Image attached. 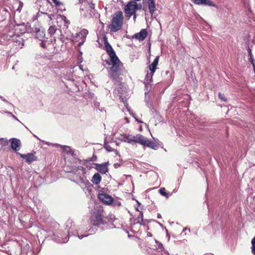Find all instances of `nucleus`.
<instances>
[{
	"label": "nucleus",
	"instance_id": "obj_11",
	"mask_svg": "<svg viewBox=\"0 0 255 255\" xmlns=\"http://www.w3.org/2000/svg\"><path fill=\"white\" fill-rule=\"evenodd\" d=\"M21 142L19 139L16 138L11 139V147L15 151H18L20 148Z\"/></svg>",
	"mask_w": 255,
	"mask_h": 255
},
{
	"label": "nucleus",
	"instance_id": "obj_36",
	"mask_svg": "<svg viewBox=\"0 0 255 255\" xmlns=\"http://www.w3.org/2000/svg\"><path fill=\"white\" fill-rule=\"evenodd\" d=\"M45 14H46L48 16V17L49 18L50 20H52V17H54V14H48L47 13H45Z\"/></svg>",
	"mask_w": 255,
	"mask_h": 255
},
{
	"label": "nucleus",
	"instance_id": "obj_38",
	"mask_svg": "<svg viewBox=\"0 0 255 255\" xmlns=\"http://www.w3.org/2000/svg\"><path fill=\"white\" fill-rule=\"evenodd\" d=\"M12 118L14 119H15V120L18 121L19 122H20V121H19V120L16 118V117H15L14 115H12L11 116Z\"/></svg>",
	"mask_w": 255,
	"mask_h": 255
},
{
	"label": "nucleus",
	"instance_id": "obj_35",
	"mask_svg": "<svg viewBox=\"0 0 255 255\" xmlns=\"http://www.w3.org/2000/svg\"><path fill=\"white\" fill-rule=\"evenodd\" d=\"M88 236V235H79V234L78 235V237L79 238V239H83L84 237H86Z\"/></svg>",
	"mask_w": 255,
	"mask_h": 255
},
{
	"label": "nucleus",
	"instance_id": "obj_5",
	"mask_svg": "<svg viewBox=\"0 0 255 255\" xmlns=\"http://www.w3.org/2000/svg\"><path fill=\"white\" fill-rule=\"evenodd\" d=\"M140 6H141L140 5ZM140 7H138L137 3L134 1L129 2L125 6V12L130 17L132 15L135 13L136 10L139 9Z\"/></svg>",
	"mask_w": 255,
	"mask_h": 255
},
{
	"label": "nucleus",
	"instance_id": "obj_16",
	"mask_svg": "<svg viewBox=\"0 0 255 255\" xmlns=\"http://www.w3.org/2000/svg\"><path fill=\"white\" fill-rule=\"evenodd\" d=\"M159 61V57L157 56L153 62L149 66V69L150 71V72L152 73H154L156 69V66L158 64Z\"/></svg>",
	"mask_w": 255,
	"mask_h": 255
},
{
	"label": "nucleus",
	"instance_id": "obj_47",
	"mask_svg": "<svg viewBox=\"0 0 255 255\" xmlns=\"http://www.w3.org/2000/svg\"><path fill=\"white\" fill-rule=\"evenodd\" d=\"M91 8H94V5L93 4H92L90 6Z\"/></svg>",
	"mask_w": 255,
	"mask_h": 255
},
{
	"label": "nucleus",
	"instance_id": "obj_4",
	"mask_svg": "<svg viewBox=\"0 0 255 255\" xmlns=\"http://www.w3.org/2000/svg\"><path fill=\"white\" fill-rule=\"evenodd\" d=\"M141 135V134L133 135L129 134H123L120 135L119 139L123 142H128L130 144L133 143H138L139 144Z\"/></svg>",
	"mask_w": 255,
	"mask_h": 255
},
{
	"label": "nucleus",
	"instance_id": "obj_18",
	"mask_svg": "<svg viewBox=\"0 0 255 255\" xmlns=\"http://www.w3.org/2000/svg\"><path fill=\"white\" fill-rule=\"evenodd\" d=\"M147 2L148 4V9L150 13L152 15L153 12L156 10L155 0H148Z\"/></svg>",
	"mask_w": 255,
	"mask_h": 255
},
{
	"label": "nucleus",
	"instance_id": "obj_31",
	"mask_svg": "<svg viewBox=\"0 0 255 255\" xmlns=\"http://www.w3.org/2000/svg\"><path fill=\"white\" fill-rule=\"evenodd\" d=\"M128 112H129V114H130V115H131L135 119V120L138 122V123H142L141 121H138L137 119H136L135 117V114L132 112V111H131L129 109H128Z\"/></svg>",
	"mask_w": 255,
	"mask_h": 255
},
{
	"label": "nucleus",
	"instance_id": "obj_33",
	"mask_svg": "<svg viewBox=\"0 0 255 255\" xmlns=\"http://www.w3.org/2000/svg\"><path fill=\"white\" fill-rule=\"evenodd\" d=\"M21 26V25H17L16 26H15V27H14V28H15V29H14V30H15V31H14V35H19V33H18V32H16V31H17L18 29H19V27L20 26Z\"/></svg>",
	"mask_w": 255,
	"mask_h": 255
},
{
	"label": "nucleus",
	"instance_id": "obj_32",
	"mask_svg": "<svg viewBox=\"0 0 255 255\" xmlns=\"http://www.w3.org/2000/svg\"><path fill=\"white\" fill-rule=\"evenodd\" d=\"M218 96H219V98L223 101H224V102L227 101V99L225 98V97L224 96V95L222 94L221 93H219L218 94Z\"/></svg>",
	"mask_w": 255,
	"mask_h": 255
},
{
	"label": "nucleus",
	"instance_id": "obj_28",
	"mask_svg": "<svg viewBox=\"0 0 255 255\" xmlns=\"http://www.w3.org/2000/svg\"><path fill=\"white\" fill-rule=\"evenodd\" d=\"M111 204H112V205H113L115 207H119L121 205V203L120 201L117 200H115L113 198V201Z\"/></svg>",
	"mask_w": 255,
	"mask_h": 255
},
{
	"label": "nucleus",
	"instance_id": "obj_8",
	"mask_svg": "<svg viewBox=\"0 0 255 255\" xmlns=\"http://www.w3.org/2000/svg\"><path fill=\"white\" fill-rule=\"evenodd\" d=\"M88 31L86 29H83L79 33L77 34V41H79V46H81L85 42Z\"/></svg>",
	"mask_w": 255,
	"mask_h": 255
},
{
	"label": "nucleus",
	"instance_id": "obj_7",
	"mask_svg": "<svg viewBox=\"0 0 255 255\" xmlns=\"http://www.w3.org/2000/svg\"><path fill=\"white\" fill-rule=\"evenodd\" d=\"M92 224L94 226H99L105 224V221L103 220V217L100 211H98L94 214L92 218Z\"/></svg>",
	"mask_w": 255,
	"mask_h": 255
},
{
	"label": "nucleus",
	"instance_id": "obj_30",
	"mask_svg": "<svg viewBox=\"0 0 255 255\" xmlns=\"http://www.w3.org/2000/svg\"><path fill=\"white\" fill-rule=\"evenodd\" d=\"M104 147L108 151H112L113 150V148L111 147L108 143L105 144Z\"/></svg>",
	"mask_w": 255,
	"mask_h": 255
},
{
	"label": "nucleus",
	"instance_id": "obj_24",
	"mask_svg": "<svg viewBox=\"0 0 255 255\" xmlns=\"http://www.w3.org/2000/svg\"><path fill=\"white\" fill-rule=\"evenodd\" d=\"M139 215L138 216L137 218L136 219V223H138L140 225H142V223H143V213L141 211H139Z\"/></svg>",
	"mask_w": 255,
	"mask_h": 255
},
{
	"label": "nucleus",
	"instance_id": "obj_10",
	"mask_svg": "<svg viewBox=\"0 0 255 255\" xmlns=\"http://www.w3.org/2000/svg\"><path fill=\"white\" fill-rule=\"evenodd\" d=\"M21 158L25 160V162L28 163H30L32 162L35 161L37 157L33 153H27L23 154L19 152H16Z\"/></svg>",
	"mask_w": 255,
	"mask_h": 255
},
{
	"label": "nucleus",
	"instance_id": "obj_21",
	"mask_svg": "<svg viewBox=\"0 0 255 255\" xmlns=\"http://www.w3.org/2000/svg\"><path fill=\"white\" fill-rule=\"evenodd\" d=\"M149 91H150L146 90V92H145V102L146 103V105L148 107H150L151 106V104L150 101V96L149 95Z\"/></svg>",
	"mask_w": 255,
	"mask_h": 255
},
{
	"label": "nucleus",
	"instance_id": "obj_45",
	"mask_svg": "<svg viewBox=\"0 0 255 255\" xmlns=\"http://www.w3.org/2000/svg\"><path fill=\"white\" fill-rule=\"evenodd\" d=\"M67 227H68V226H66V228H67ZM66 229L67 230V231H66V232H67V233L68 234V235H69V233H70V232H69V230H68L67 228H66Z\"/></svg>",
	"mask_w": 255,
	"mask_h": 255
},
{
	"label": "nucleus",
	"instance_id": "obj_25",
	"mask_svg": "<svg viewBox=\"0 0 255 255\" xmlns=\"http://www.w3.org/2000/svg\"><path fill=\"white\" fill-rule=\"evenodd\" d=\"M44 32L42 31H40L39 30H38L36 31V38L38 39L39 40L40 39H43L42 38H44Z\"/></svg>",
	"mask_w": 255,
	"mask_h": 255
},
{
	"label": "nucleus",
	"instance_id": "obj_34",
	"mask_svg": "<svg viewBox=\"0 0 255 255\" xmlns=\"http://www.w3.org/2000/svg\"><path fill=\"white\" fill-rule=\"evenodd\" d=\"M56 6H60L61 3L58 0H52Z\"/></svg>",
	"mask_w": 255,
	"mask_h": 255
},
{
	"label": "nucleus",
	"instance_id": "obj_6",
	"mask_svg": "<svg viewBox=\"0 0 255 255\" xmlns=\"http://www.w3.org/2000/svg\"><path fill=\"white\" fill-rule=\"evenodd\" d=\"M139 144L142 145L146 146L154 150L157 149L158 148V145L156 143L148 140L142 135H141Z\"/></svg>",
	"mask_w": 255,
	"mask_h": 255
},
{
	"label": "nucleus",
	"instance_id": "obj_14",
	"mask_svg": "<svg viewBox=\"0 0 255 255\" xmlns=\"http://www.w3.org/2000/svg\"><path fill=\"white\" fill-rule=\"evenodd\" d=\"M53 41L56 42V39L55 37H51L50 40H45V38L44 39H40L39 45L43 48L46 49L50 44H51Z\"/></svg>",
	"mask_w": 255,
	"mask_h": 255
},
{
	"label": "nucleus",
	"instance_id": "obj_46",
	"mask_svg": "<svg viewBox=\"0 0 255 255\" xmlns=\"http://www.w3.org/2000/svg\"><path fill=\"white\" fill-rule=\"evenodd\" d=\"M147 236H148V237H151V236H152V235H151V234L150 233H147Z\"/></svg>",
	"mask_w": 255,
	"mask_h": 255
},
{
	"label": "nucleus",
	"instance_id": "obj_17",
	"mask_svg": "<svg viewBox=\"0 0 255 255\" xmlns=\"http://www.w3.org/2000/svg\"><path fill=\"white\" fill-rule=\"evenodd\" d=\"M97 169L102 174H105L108 171V166L106 163L97 165Z\"/></svg>",
	"mask_w": 255,
	"mask_h": 255
},
{
	"label": "nucleus",
	"instance_id": "obj_49",
	"mask_svg": "<svg viewBox=\"0 0 255 255\" xmlns=\"http://www.w3.org/2000/svg\"><path fill=\"white\" fill-rule=\"evenodd\" d=\"M79 68H80V69L81 70H82V71H83L82 67V66H81V65L79 66Z\"/></svg>",
	"mask_w": 255,
	"mask_h": 255
},
{
	"label": "nucleus",
	"instance_id": "obj_12",
	"mask_svg": "<svg viewBox=\"0 0 255 255\" xmlns=\"http://www.w3.org/2000/svg\"><path fill=\"white\" fill-rule=\"evenodd\" d=\"M147 36V31L145 29H142L138 33H135L132 36V38H135L139 41L143 40Z\"/></svg>",
	"mask_w": 255,
	"mask_h": 255
},
{
	"label": "nucleus",
	"instance_id": "obj_19",
	"mask_svg": "<svg viewBox=\"0 0 255 255\" xmlns=\"http://www.w3.org/2000/svg\"><path fill=\"white\" fill-rule=\"evenodd\" d=\"M53 240L58 243H65L68 241V237H66L64 239H63V235L62 234H60V236H57L56 237H55Z\"/></svg>",
	"mask_w": 255,
	"mask_h": 255
},
{
	"label": "nucleus",
	"instance_id": "obj_20",
	"mask_svg": "<svg viewBox=\"0 0 255 255\" xmlns=\"http://www.w3.org/2000/svg\"><path fill=\"white\" fill-rule=\"evenodd\" d=\"M101 180V176L98 173H95L92 179V182L94 183L96 185L100 183Z\"/></svg>",
	"mask_w": 255,
	"mask_h": 255
},
{
	"label": "nucleus",
	"instance_id": "obj_1",
	"mask_svg": "<svg viewBox=\"0 0 255 255\" xmlns=\"http://www.w3.org/2000/svg\"><path fill=\"white\" fill-rule=\"evenodd\" d=\"M103 38L105 50L110 57L109 61L107 62L110 66L109 75L112 79L117 81L119 75L121 74V68L123 66V63L117 56L112 46L108 42L107 38L105 36Z\"/></svg>",
	"mask_w": 255,
	"mask_h": 255
},
{
	"label": "nucleus",
	"instance_id": "obj_41",
	"mask_svg": "<svg viewBox=\"0 0 255 255\" xmlns=\"http://www.w3.org/2000/svg\"><path fill=\"white\" fill-rule=\"evenodd\" d=\"M0 98L2 101H4V102H7V101H6L5 99H4L2 96H0Z\"/></svg>",
	"mask_w": 255,
	"mask_h": 255
},
{
	"label": "nucleus",
	"instance_id": "obj_3",
	"mask_svg": "<svg viewBox=\"0 0 255 255\" xmlns=\"http://www.w3.org/2000/svg\"><path fill=\"white\" fill-rule=\"evenodd\" d=\"M123 19L122 11H118L115 13L112 18V23L109 26L112 32H117L121 28L123 24Z\"/></svg>",
	"mask_w": 255,
	"mask_h": 255
},
{
	"label": "nucleus",
	"instance_id": "obj_2",
	"mask_svg": "<svg viewBox=\"0 0 255 255\" xmlns=\"http://www.w3.org/2000/svg\"><path fill=\"white\" fill-rule=\"evenodd\" d=\"M68 172L73 173L74 174H77L78 178L76 182L81 187L83 191L87 193L89 192L92 187V185L84 176L85 173V168L81 166H73L71 169Z\"/></svg>",
	"mask_w": 255,
	"mask_h": 255
},
{
	"label": "nucleus",
	"instance_id": "obj_22",
	"mask_svg": "<svg viewBox=\"0 0 255 255\" xmlns=\"http://www.w3.org/2000/svg\"><path fill=\"white\" fill-rule=\"evenodd\" d=\"M59 146H60L62 150L67 153L69 154H73V151L72 150V149L70 146H66V145H58Z\"/></svg>",
	"mask_w": 255,
	"mask_h": 255
},
{
	"label": "nucleus",
	"instance_id": "obj_26",
	"mask_svg": "<svg viewBox=\"0 0 255 255\" xmlns=\"http://www.w3.org/2000/svg\"><path fill=\"white\" fill-rule=\"evenodd\" d=\"M252 253L255 255V236L252 240Z\"/></svg>",
	"mask_w": 255,
	"mask_h": 255
},
{
	"label": "nucleus",
	"instance_id": "obj_15",
	"mask_svg": "<svg viewBox=\"0 0 255 255\" xmlns=\"http://www.w3.org/2000/svg\"><path fill=\"white\" fill-rule=\"evenodd\" d=\"M46 50L52 54H54L57 53L58 51V48L57 47L56 42L53 41L51 44H50V45L48 46Z\"/></svg>",
	"mask_w": 255,
	"mask_h": 255
},
{
	"label": "nucleus",
	"instance_id": "obj_48",
	"mask_svg": "<svg viewBox=\"0 0 255 255\" xmlns=\"http://www.w3.org/2000/svg\"><path fill=\"white\" fill-rule=\"evenodd\" d=\"M133 15H134V16H133V19L135 20V18H136V15H135V13H134V14H133Z\"/></svg>",
	"mask_w": 255,
	"mask_h": 255
},
{
	"label": "nucleus",
	"instance_id": "obj_27",
	"mask_svg": "<svg viewBox=\"0 0 255 255\" xmlns=\"http://www.w3.org/2000/svg\"><path fill=\"white\" fill-rule=\"evenodd\" d=\"M248 50V52H249V55L250 56L249 60L250 61L251 63L255 62V59H254V58L253 57V54L252 53L251 49L249 48Z\"/></svg>",
	"mask_w": 255,
	"mask_h": 255
},
{
	"label": "nucleus",
	"instance_id": "obj_52",
	"mask_svg": "<svg viewBox=\"0 0 255 255\" xmlns=\"http://www.w3.org/2000/svg\"><path fill=\"white\" fill-rule=\"evenodd\" d=\"M186 230V228H184V229H183V231H185V230Z\"/></svg>",
	"mask_w": 255,
	"mask_h": 255
},
{
	"label": "nucleus",
	"instance_id": "obj_29",
	"mask_svg": "<svg viewBox=\"0 0 255 255\" xmlns=\"http://www.w3.org/2000/svg\"><path fill=\"white\" fill-rule=\"evenodd\" d=\"M159 192L161 195L162 196L166 197V198L168 197V194L166 192L165 189L164 188H161L159 190Z\"/></svg>",
	"mask_w": 255,
	"mask_h": 255
},
{
	"label": "nucleus",
	"instance_id": "obj_42",
	"mask_svg": "<svg viewBox=\"0 0 255 255\" xmlns=\"http://www.w3.org/2000/svg\"><path fill=\"white\" fill-rule=\"evenodd\" d=\"M120 165L119 164H118V163H117V164H114V166H115V168H117V167H119V166H120Z\"/></svg>",
	"mask_w": 255,
	"mask_h": 255
},
{
	"label": "nucleus",
	"instance_id": "obj_50",
	"mask_svg": "<svg viewBox=\"0 0 255 255\" xmlns=\"http://www.w3.org/2000/svg\"><path fill=\"white\" fill-rule=\"evenodd\" d=\"M169 73V71H166V75H167Z\"/></svg>",
	"mask_w": 255,
	"mask_h": 255
},
{
	"label": "nucleus",
	"instance_id": "obj_44",
	"mask_svg": "<svg viewBox=\"0 0 255 255\" xmlns=\"http://www.w3.org/2000/svg\"><path fill=\"white\" fill-rule=\"evenodd\" d=\"M157 218H161V215L159 213H158L157 214Z\"/></svg>",
	"mask_w": 255,
	"mask_h": 255
},
{
	"label": "nucleus",
	"instance_id": "obj_23",
	"mask_svg": "<svg viewBox=\"0 0 255 255\" xmlns=\"http://www.w3.org/2000/svg\"><path fill=\"white\" fill-rule=\"evenodd\" d=\"M58 29L56 27L55 25H51L49 26V29H48V33L51 36L53 35L55 33Z\"/></svg>",
	"mask_w": 255,
	"mask_h": 255
},
{
	"label": "nucleus",
	"instance_id": "obj_40",
	"mask_svg": "<svg viewBox=\"0 0 255 255\" xmlns=\"http://www.w3.org/2000/svg\"><path fill=\"white\" fill-rule=\"evenodd\" d=\"M125 120H126L127 123H129V120L128 118H127V117L125 118Z\"/></svg>",
	"mask_w": 255,
	"mask_h": 255
},
{
	"label": "nucleus",
	"instance_id": "obj_37",
	"mask_svg": "<svg viewBox=\"0 0 255 255\" xmlns=\"http://www.w3.org/2000/svg\"><path fill=\"white\" fill-rule=\"evenodd\" d=\"M62 19L65 21V22L68 23V21L67 20L66 17L64 16H62Z\"/></svg>",
	"mask_w": 255,
	"mask_h": 255
},
{
	"label": "nucleus",
	"instance_id": "obj_43",
	"mask_svg": "<svg viewBox=\"0 0 255 255\" xmlns=\"http://www.w3.org/2000/svg\"><path fill=\"white\" fill-rule=\"evenodd\" d=\"M5 113H7V114H8V115H11V116H12V115H13V114H12V113H11V112H5Z\"/></svg>",
	"mask_w": 255,
	"mask_h": 255
},
{
	"label": "nucleus",
	"instance_id": "obj_9",
	"mask_svg": "<svg viewBox=\"0 0 255 255\" xmlns=\"http://www.w3.org/2000/svg\"><path fill=\"white\" fill-rule=\"evenodd\" d=\"M98 197L101 201L108 205L111 204L113 201V198L104 192H100Z\"/></svg>",
	"mask_w": 255,
	"mask_h": 255
},
{
	"label": "nucleus",
	"instance_id": "obj_51",
	"mask_svg": "<svg viewBox=\"0 0 255 255\" xmlns=\"http://www.w3.org/2000/svg\"><path fill=\"white\" fill-rule=\"evenodd\" d=\"M136 209V211H139V210H138V208H136V209Z\"/></svg>",
	"mask_w": 255,
	"mask_h": 255
},
{
	"label": "nucleus",
	"instance_id": "obj_39",
	"mask_svg": "<svg viewBox=\"0 0 255 255\" xmlns=\"http://www.w3.org/2000/svg\"><path fill=\"white\" fill-rule=\"evenodd\" d=\"M158 248L159 249H161L162 250L163 248V246H162V245L161 244H159V247H158Z\"/></svg>",
	"mask_w": 255,
	"mask_h": 255
},
{
	"label": "nucleus",
	"instance_id": "obj_13",
	"mask_svg": "<svg viewBox=\"0 0 255 255\" xmlns=\"http://www.w3.org/2000/svg\"><path fill=\"white\" fill-rule=\"evenodd\" d=\"M154 73L150 72V73H147L146 75L145 79V88L146 91H150L151 89V85L150 84V82L152 81V76Z\"/></svg>",
	"mask_w": 255,
	"mask_h": 255
}]
</instances>
